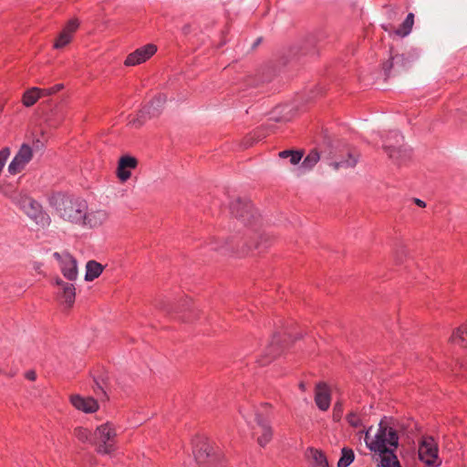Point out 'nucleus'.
Instances as JSON below:
<instances>
[{
    "instance_id": "nucleus-1",
    "label": "nucleus",
    "mask_w": 467,
    "mask_h": 467,
    "mask_svg": "<svg viewBox=\"0 0 467 467\" xmlns=\"http://www.w3.org/2000/svg\"><path fill=\"white\" fill-rule=\"evenodd\" d=\"M372 426L367 430H360L357 435L359 439L364 435L366 446L370 451L382 453L387 451L396 450L399 446L397 431L381 420L374 435H371Z\"/></svg>"
},
{
    "instance_id": "nucleus-2",
    "label": "nucleus",
    "mask_w": 467,
    "mask_h": 467,
    "mask_svg": "<svg viewBox=\"0 0 467 467\" xmlns=\"http://www.w3.org/2000/svg\"><path fill=\"white\" fill-rule=\"evenodd\" d=\"M5 195L11 200L23 213L45 228L50 225L51 218L43 210L41 204L23 192L13 190L5 192Z\"/></svg>"
},
{
    "instance_id": "nucleus-3",
    "label": "nucleus",
    "mask_w": 467,
    "mask_h": 467,
    "mask_svg": "<svg viewBox=\"0 0 467 467\" xmlns=\"http://www.w3.org/2000/svg\"><path fill=\"white\" fill-rule=\"evenodd\" d=\"M54 205L58 215L70 223L79 225L83 220L88 203L85 200L73 196L58 195L54 199Z\"/></svg>"
},
{
    "instance_id": "nucleus-4",
    "label": "nucleus",
    "mask_w": 467,
    "mask_h": 467,
    "mask_svg": "<svg viewBox=\"0 0 467 467\" xmlns=\"http://www.w3.org/2000/svg\"><path fill=\"white\" fill-rule=\"evenodd\" d=\"M206 244L211 250L222 254H234L240 257L250 254L258 247L257 243H249L246 240H239L233 236L228 238L212 236L208 239Z\"/></svg>"
},
{
    "instance_id": "nucleus-5",
    "label": "nucleus",
    "mask_w": 467,
    "mask_h": 467,
    "mask_svg": "<svg viewBox=\"0 0 467 467\" xmlns=\"http://www.w3.org/2000/svg\"><path fill=\"white\" fill-rule=\"evenodd\" d=\"M118 430L114 423L107 421L93 431V445L99 454H110L116 450Z\"/></svg>"
},
{
    "instance_id": "nucleus-6",
    "label": "nucleus",
    "mask_w": 467,
    "mask_h": 467,
    "mask_svg": "<svg viewBox=\"0 0 467 467\" xmlns=\"http://www.w3.org/2000/svg\"><path fill=\"white\" fill-rule=\"evenodd\" d=\"M383 149L389 157L400 163L410 157L408 149L403 144V137L398 131H390L384 137Z\"/></svg>"
},
{
    "instance_id": "nucleus-7",
    "label": "nucleus",
    "mask_w": 467,
    "mask_h": 467,
    "mask_svg": "<svg viewBox=\"0 0 467 467\" xmlns=\"http://www.w3.org/2000/svg\"><path fill=\"white\" fill-rule=\"evenodd\" d=\"M419 457L426 465L434 467L440 464L438 444L432 437H422L419 446Z\"/></svg>"
},
{
    "instance_id": "nucleus-8",
    "label": "nucleus",
    "mask_w": 467,
    "mask_h": 467,
    "mask_svg": "<svg viewBox=\"0 0 467 467\" xmlns=\"http://www.w3.org/2000/svg\"><path fill=\"white\" fill-rule=\"evenodd\" d=\"M254 420L257 424V428L253 429V435L255 438L257 444L260 447L265 448L273 439V428L269 420L262 415L256 414Z\"/></svg>"
},
{
    "instance_id": "nucleus-9",
    "label": "nucleus",
    "mask_w": 467,
    "mask_h": 467,
    "mask_svg": "<svg viewBox=\"0 0 467 467\" xmlns=\"http://www.w3.org/2000/svg\"><path fill=\"white\" fill-rule=\"evenodd\" d=\"M109 218V213L106 209L97 208L85 210L83 220L80 226L88 229H97L104 225Z\"/></svg>"
},
{
    "instance_id": "nucleus-10",
    "label": "nucleus",
    "mask_w": 467,
    "mask_h": 467,
    "mask_svg": "<svg viewBox=\"0 0 467 467\" xmlns=\"http://www.w3.org/2000/svg\"><path fill=\"white\" fill-rule=\"evenodd\" d=\"M157 52V46L154 44L144 45L130 53L124 60V66L135 67L145 63Z\"/></svg>"
},
{
    "instance_id": "nucleus-11",
    "label": "nucleus",
    "mask_w": 467,
    "mask_h": 467,
    "mask_svg": "<svg viewBox=\"0 0 467 467\" xmlns=\"http://www.w3.org/2000/svg\"><path fill=\"white\" fill-rule=\"evenodd\" d=\"M32 148L27 144H23L20 147L18 152L16 154L15 158L8 165L9 173L15 175L21 172L26 164L32 160Z\"/></svg>"
},
{
    "instance_id": "nucleus-12",
    "label": "nucleus",
    "mask_w": 467,
    "mask_h": 467,
    "mask_svg": "<svg viewBox=\"0 0 467 467\" xmlns=\"http://www.w3.org/2000/svg\"><path fill=\"white\" fill-rule=\"evenodd\" d=\"M54 257L59 262L63 275L68 280L78 277V266L75 258L68 253H54Z\"/></svg>"
},
{
    "instance_id": "nucleus-13",
    "label": "nucleus",
    "mask_w": 467,
    "mask_h": 467,
    "mask_svg": "<svg viewBox=\"0 0 467 467\" xmlns=\"http://www.w3.org/2000/svg\"><path fill=\"white\" fill-rule=\"evenodd\" d=\"M138 166V160L130 155H123L118 161L116 175L121 182H125L131 177V171Z\"/></svg>"
},
{
    "instance_id": "nucleus-14",
    "label": "nucleus",
    "mask_w": 467,
    "mask_h": 467,
    "mask_svg": "<svg viewBox=\"0 0 467 467\" xmlns=\"http://www.w3.org/2000/svg\"><path fill=\"white\" fill-rule=\"evenodd\" d=\"M315 403L317 407L327 411L331 403V391L328 385L325 382H318L315 387Z\"/></svg>"
},
{
    "instance_id": "nucleus-15",
    "label": "nucleus",
    "mask_w": 467,
    "mask_h": 467,
    "mask_svg": "<svg viewBox=\"0 0 467 467\" xmlns=\"http://www.w3.org/2000/svg\"><path fill=\"white\" fill-rule=\"evenodd\" d=\"M70 402L76 410L84 413H94L99 408L98 401L94 398L84 397L78 394L72 395Z\"/></svg>"
},
{
    "instance_id": "nucleus-16",
    "label": "nucleus",
    "mask_w": 467,
    "mask_h": 467,
    "mask_svg": "<svg viewBox=\"0 0 467 467\" xmlns=\"http://www.w3.org/2000/svg\"><path fill=\"white\" fill-rule=\"evenodd\" d=\"M78 26L79 23L76 19L68 21L56 39L54 43V48L60 49L68 45L72 41L74 34L78 28Z\"/></svg>"
},
{
    "instance_id": "nucleus-17",
    "label": "nucleus",
    "mask_w": 467,
    "mask_h": 467,
    "mask_svg": "<svg viewBox=\"0 0 467 467\" xmlns=\"http://www.w3.org/2000/svg\"><path fill=\"white\" fill-rule=\"evenodd\" d=\"M232 213L242 220L244 223H250L254 218L253 205L249 202L237 200L231 205Z\"/></svg>"
},
{
    "instance_id": "nucleus-18",
    "label": "nucleus",
    "mask_w": 467,
    "mask_h": 467,
    "mask_svg": "<svg viewBox=\"0 0 467 467\" xmlns=\"http://www.w3.org/2000/svg\"><path fill=\"white\" fill-rule=\"evenodd\" d=\"M449 342L461 348L467 349V323H464L452 330Z\"/></svg>"
},
{
    "instance_id": "nucleus-19",
    "label": "nucleus",
    "mask_w": 467,
    "mask_h": 467,
    "mask_svg": "<svg viewBox=\"0 0 467 467\" xmlns=\"http://www.w3.org/2000/svg\"><path fill=\"white\" fill-rule=\"evenodd\" d=\"M411 65V59L403 54L392 56L390 61L384 64V70L389 71L392 67H396L399 71L407 69Z\"/></svg>"
},
{
    "instance_id": "nucleus-20",
    "label": "nucleus",
    "mask_w": 467,
    "mask_h": 467,
    "mask_svg": "<svg viewBox=\"0 0 467 467\" xmlns=\"http://www.w3.org/2000/svg\"><path fill=\"white\" fill-rule=\"evenodd\" d=\"M211 451H212V447L204 442V441H201L200 443H198L194 450H193V454H194V457H195V460L197 461V462L199 464H209L212 461L210 460L211 458Z\"/></svg>"
},
{
    "instance_id": "nucleus-21",
    "label": "nucleus",
    "mask_w": 467,
    "mask_h": 467,
    "mask_svg": "<svg viewBox=\"0 0 467 467\" xmlns=\"http://www.w3.org/2000/svg\"><path fill=\"white\" fill-rule=\"evenodd\" d=\"M311 467H328V462L322 451L309 448L306 451Z\"/></svg>"
},
{
    "instance_id": "nucleus-22",
    "label": "nucleus",
    "mask_w": 467,
    "mask_h": 467,
    "mask_svg": "<svg viewBox=\"0 0 467 467\" xmlns=\"http://www.w3.org/2000/svg\"><path fill=\"white\" fill-rule=\"evenodd\" d=\"M44 95L42 94V89L39 88H31L27 90H26L22 96V104L26 107H32L36 103V101L43 98Z\"/></svg>"
},
{
    "instance_id": "nucleus-23",
    "label": "nucleus",
    "mask_w": 467,
    "mask_h": 467,
    "mask_svg": "<svg viewBox=\"0 0 467 467\" xmlns=\"http://www.w3.org/2000/svg\"><path fill=\"white\" fill-rule=\"evenodd\" d=\"M103 265L96 261H88L86 265V281H93L98 278L103 272Z\"/></svg>"
},
{
    "instance_id": "nucleus-24",
    "label": "nucleus",
    "mask_w": 467,
    "mask_h": 467,
    "mask_svg": "<svg viewBox=\"0 0 467 467\" xmlns=\"http://www.w3.org/2000/svg\"><path fill=\"white\" fill-rule=\"evenodd\" d=\"M380 456L379 467H400L395 450L387 451L386 452L378 453Z\"/></svg>"
},
{
    "instance_id": "nucleus-25",
    "label": "nucleus",
    "mask_w": 467,
    "mask_h": 467,
    "mask_svg": "<svg viewBox=\"0 0 467 467\" xmlns=\"http://www.w3.org/2000/svg\"><path fill=\"white\" fill-rule=\"evenodd\" d=\"M414 25V15L412 13H410L404 22L401 24V26L394 31L395 35L404 37L407 36L412 29V26Z\"/></svg>"
},
{
    "instance_id": "nucleus-26",
    "label": "nucleus",
    "mask_w": 467,
    "mask_h": 467,
    "mask_svg": "<svg viewBox=\"0 0 467 467\" xmlns=\"http://www.w3.org/2000/svg\"><path fill=\"white\" fill-rule=\"evenodd\" d=\"M74 436L81 442H89L93 444V432L84 427H77L74 430Z\"/></svg>"
},
{
    "instance_id": "nucleus-27",
    "label": "nucleus",
    "mask_w": 467,
    "mask_h": 467,
    "mask_svg": "<svg viewBox=\"0 0 467 467\" xmlns=\"http://www.w3.org/2000/svg\"><path fill=\"white\" fill-rule=\"evenodd\" d=\"M355 455L352 449L343 448L341 457L337 462V467H348L354 461Z\"/></svg>"
},
{
    "instance_id": "nucleus-28",
    "label": "nucleus",
    "mask_w": 467,
    "mask_h": 467,
    "mask_svg": "<svg viewBox=\"0 0 467 467\" xmlns=\"http://www.w3.org/2000/svg\"><path fill=\"white\" fill-rule=\"evenodd\" d=\"M62 289H63L62 296L64 298V303L68 307H70L75 301V296H76L75 286L72 284H64V288H62Z\"/></svg>"
},
{
    "instance_id": "nucleus-29",
    "label": "nucleus",
    "mask_w": 467,
    "mask_h": 467,
    "mask_svg": "<svg viewBox=\"0 0 467 467\" xmlns=\"http://www.w3.org/2000/svg\"><path fill=\"white\" fill-rule=\"evenodd\" d=\"M279 157L282 159H290L291 164H297L303 157V152L299 150H283L279 152Z\"/></svg>"
},
{
    "instance_id": "nucleus-30",
    "label": "nucleus",
    "mask_w": 467,
    "mask_h": 467,
    "mask_svg": "<svg viewBox=\"0 0 467 467\" xmlns=\"http://www.w3.org/2000/svg\"><path fill=\"white\" fill-rule=\"evenodd\" d=\"M319 159V153L315 150H311L303 161L302 166L306 169H311L318 162Z\"/></svg>"
},
{
    "instance_id": "nucleus-31",
    "label": "nucleus",
    "mask_w": 467,
    "mask_h": 467,
    "mask_svg": "<svg viewBox=\"0 0 467 467\" xmlns=\"http://www.w3.org/2000/svg\"><path fill=\"white\" fill-rule=\"evenodd\" d=\"M347 421L352 428H361L363 427V421L360 416L356 412H349L347 415Z\"/></svg>"
},
{
    "instance_id": "nucleus-32",
    "label": "nucleus",
    "mask_w": 467,
    "mask_h": 467,
    "mask_svg": "<svg viewBox=\"0 0 467 467\" xmlns=\"http://www.w3.org/2000/svg\"><path fill=\"white\" fill-rule=\"evenodd\" d=\"M356 163H357V159L355 157H353L351 154H349L348 160L334 162L332 165L335 170H337L339 168L354 167L356 165Z\"/></svg>"
},
{
    "instance_id": "nucleus-33",
    "label": "nucleus",
    "mask_w": 467,
    "mask_h": 467,
    "mask_svg": "<svg viewBox=\"0 0 467 467\" xmlns=\"http://www.w3.org/2000/svg\"><path fill=\"white\" fill-rule=\"evenodd\" d=\"M343 415V405L340 401H337L333 407L332 417L335 421H339Z\"/></svg>"
},
{
    "instance_id": "nucleus-34",
    "label": "nucleus",
    "mask_w": 467,
    "mask_h": 467,
    "mask_svg": "<svg viewBox=\"0 0 467 467\" xmlns=\"http://www.w3.org/2000/svg\"><path fill=\"white\" fill-rule=\"evenodd\" d=\"M63 88H64V86L62 84H57V85H55V86H53L51 88H41V89H42V94L44 95V97H47V96H51L53 94H56L57 92L61 90Z\"/></svg>"
},
{
    "instance_id": "nucleus-35",
    "label": "nucleus",
    "mask_w": 467,
    "mask_h": 467,
    "mask_svg": "<svg viewBox=\"0 0 467 467\" xmlns=\"http://www.w3.org/2000/svg\"><path fill=\"white\" fill-rule=\"evenodd\" d=\"M272 348L273 350H271V358H269L265 361H262V365H265L266 363L270 362V360L278 354V348L276 346L272 347Z\"/></svg>"
},
{
    "instance_id": "nucleus-36",
    "label": "nucleus",
    "mask_w": 467,
    "mask_h": 467,
    "mask_svg": "<svg viewBox=\"0 0 467 467\" xmlns=\"http://www.w3.org/2000/svg\"><path fill=\"white\" fill-rule=\"evenodd\" d=\"M415 203L420 207L426 206V203L422 200H420V199H415Z\"/></svg>"
},
{
    "instance_id": "nucleus-37",
    "label": "nucleus",
    "mask_w": 467,
    "mask_h": 467,
    "mask_svg": "<svg viewBox=\"0 0 467 467\" xmlns=\"http://www.w3.org/2000/svg\"><path fill=\"white\" fill-rule=\"evenodd\" d=\"M26 378L30 380H35L36 379V374L35 372L31 371V372H28L26 374Z\"/></svg>"
},
{
    "instance_id": "nucleus-38",
    "label": "nucleus",
    "mask_w": 467,
    "mask_h": 467,
    "mask_svg": "<svg viewBox=\"0 0 467 467\" xmlns=\"http://www.w3.org/2000/svg\"><path fill=\"white\" fill-rule=\"evenodd\" d=\"M64 284L65 283L62 280H60V279L57 280V285H61L62 288H64Z\"/></svg>"
},
{
    "instance_id": "nucleus-39",
    "label": "nucleus",
    "mask_w": 467,
    "mask_h": 467,
    "mask_svg": "<svg viewBox=\"0 0 467 467\" xmlns=\"http://www.w3.org/2000/svg\"><path fill=\"white\" fill-rule=\"evenodd\" d=\"M299 388H300V389H301V390H303V391H304V390H305V385H304V383H300Z\"/></svg>"
},
{
    "instance_id": "nucleus-40",
    "label": "nucleus",
    "mask_w": 467,
    "mask_h": 467,
    "mask_svg": "<svg viewBox=\"0 0 467 467\" xmlns=\"http://www.w3.org/2000/svg\"><path fill=\"white\" fill-rule=\"evenodd\" d=\"M244 418H245V420H248V416L247 415H244Z\"/></svg>"
}]
</instances>
